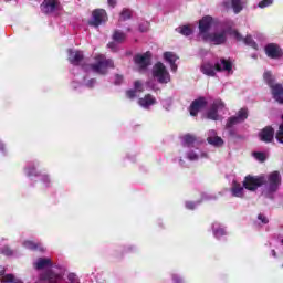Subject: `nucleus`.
I'll list each match as a JSON object with an SVG mask.
<instances>
[{
	"mask_svg": "<svg viewBox=\"0 0 283 283\" xmlns=\"http://www.w3.org/2000/svg\"><path fill=\"white\" fill-rule=\"evenodd\" d=\"M235 23L233 20H228L222 24L214 27V30L208 35L205 41H209L213 43V45H222V43L227 42V35L233 36L237 41H243L242 35L238 32V30L233 29Z\"/></svg>",
	"mask_w": 283,
	"mask_h": 283,
	"instance_id": "nucleus-1",
	"label": "nucleus"
},
{
	"mask_svg": "<svg viewBox=\"0 0 283 283\" xmlns=\"http://www.w3.org/2000/svg\"><path fill=\"white\" fill-rule=\"evenodd\" d=\"M200 71L206 76H216V72H226L227 74H233V63L224 59H221L217 63L206 62L201 65Z\"/></svg>",
	"mask_w": 283,
	"mask_h": 283,
	"instance_id": "nucleus-2",
	"label": "nucleus"
},
{
	"mask_svg": "<svg viewBox=\"0 0 283 283\" xmlns=\"http://www.w3.org/2000/svg\"><path fill=\"white\" fill-rule=\"evenodd\" d=\"M182 147L188 149V160H200V158H207V153H202V150L198 148V142L196 140V137L191 135L184 136Z\"/></svg>",
	"mask_w": 283,
	"mask_h": 283,
	"instance_id": "nucleus-3",
	"label": "nucleus"
},
{
	"mask_svg": "<svg viewBox=\"0 0 283 283\" xmlns=\"http://www.w3.org/2000/svg\"><path fill=\"white\" fill-rule=\"evenodd\" d=\"M114 61L112 59L105 57L103 54L95 56V63L90 65L91 72L95 74H106L108 70H113Z\"/></svg>",
	"mask_w": 283,
	"mask_h": 283,
	"instance_id": "nucleus-4",
	"label": "nucleus"
},
{
	"mask_svg": "<svg viewBox=\"0 0 283 283\" xmlns=\"http://www.w3.org/2000/svg\"><path fill=\"white\" fill-rule=\"evenodd\" d=\"M282 185V177L279 171H273L268 176V185L264 187L262 193L265 198H273V193L280 189Z\"/></svg>",
	"mask_w": 283,
	"mask_h": 283,
	"instance_id": "nucleus-5",
	"label": "nucleus"
},
{
	"mask_svg": "<svg viewBox=\"0 0 283 283\" xmlns=\"http://www.w3.org/2000/svg\"><path fill=\"white\" fill-rule=\"evenodd\" d=\"M264 81H266L269 87L271 88L272 96L276 103H283V86L281 84H274L271 77V72H265L263 74Z\"/></svg>",
	"mask_w": 283,
	"mask_h": 283,
	"instance_id": "nucleus-6",
	"label": "nucleus"
},
{
	"mask_svg": "<svg viewBox=\"0 0 283 283\" xmlns=\"http://www.w3.org/2000/svg\"><path fill=\"white\" fill-rule=\"evenodd\" d=\"M216 21L211 15H206L199 21V35L203 39V41L211 34V30L216 29Z\"/></svg>",
	"mask_w": 283,
	"mask_h": 283,
	"instance_id": "nucleus-7",
	"label": "nucleus"
},
{
	"mask_svg": "<svg viewBox=\"0 0 283 283\" xmlns=\"http://www.w3.org/2000/svg\"><path fill=\"white\" fill-rule=\"evenodd\" d=\"M153 76L158 81V83H169L171 81V75L165 64L158 62L153 67Z\"/></svg>",
	"mask_w": 283,
	"mask_h": 283,
	"instance_id": "nucleus-8",
	"label": "nucleus"
},
{
	"mask_svg": "<svg viewBox=\"0 0 283 283\" xmlns=\"http://www.w3.org/2000/svg\"><path fill=\"white\" fill-rule=\"evenodd\" d=\"M63 268H60V272H54V270H49L42 274H40V282L48 283H59L63 282Z\"/></svg>",
	"mask_w": 283,
	"mask_h": 283,
	"instance_id": "nucleus-9",
	"label": "nucleus"
},
{
	"mask_svg": "<svg viewBox=\"0 0 283 283\" xmlns=\"http://www.w3.org/2000/svg\"><path fill=\"white\" fill-rule=\"evenodd\" d=\"M222 112H224V102L217 99L207 112V118H209V120H220V114H222Z\"/></svg>",
	"mask_w": 283,
	"mask_h": 283,
	"instance_id": "nucleus-10",
	"label": "nucleus"
},
{
	"mask_svg": "<svg viewBox=\"0 0 283 283\" xmlns=\"http://www.w3.org/2000/svg\"><path fill=\"white\" fill-rule=\"evenodd\" d=\"M249 118V111L247 108H241L237 115L229 117L226 124L227 129H231V127H235V125H240V123H244Z\"/></svg>",
	"mask_w": 283,
	"mask_h": 283,
	"instance_id": "nucleus-11",
	"label": "nucleus"
},
{
	"mask_svg": "<svg viewBox=\"0 0 283 283\" xmlns=\"http://www.w3.org/2000/svg\"><path fill=\"white\" fill-rule=\"evenodd\" d=\"M266 184L265 177H245V180L243 181V187L248 189V191H255L259 187H262V185Z\"/></svg>",
	"mask_w": 283,
	"mask_h": 283,
	"instance_id": "nucleus-12",
	"label": "nucleus"
},
{
	"mask_svg": "<svg viewBox=\"0 0 283 283\" xmlns=\"http://www.w3.org/2000/svg\"><path fill=\"white\" fill-rule=\"evenodd\" d=\"M134 61L139 72H143V70H147V67L151 65V52L147 51L146 53L137 54L135 55Z\"/></svg>",
	"mask_w": 283,
	"mask_h": 283,
	"instance_id": "nucleus-13",
	"label": "nucleus"
},
{
	"mask_svg": "<svg viewBox=\"0 0 283 283\" xmlns=\"http://www.w3.org/2000/svg\"><path fill=\"white\" fill-rule=\"evenodd\" d=\"M103 23H107V11H105V9L94 10L90 24L94 25V28H98V25H103Z\"/></svg>",
	"mask_w": 283,
	"mask_h": 283,
	"instance_id": "nucleus-14",
	"label": "nucleus"
},
{
	"mask_svg": "<svg viewBox=\"0 0 283 283\" xmlns=\"http://www.w3.org/2000/svg\"><path fill=\"white\" fill-rule=\"evenodd\" d=\"M41 10L44 14H54L60 12L61 2L59 0H44L41 4Z\"/></svg>",
	"mask_w": 283,
	"mask_h": 283,
	"instance_id": "nucleus-15",
	"label": "nucleus"
},
{
	"mask_svg": "<svg viewBox=\"0 0 283 283\" xmlns=\"http://www.w3.org/2000/svg\"><path fill=\"white\" fill-rule=\"evenodd\" d=\"M265 54L269 59H282V48L275 43H270L265 46Z\"/></svg>",
	"mask_w": 283,
	"mask_h": 283,
	"instance_id": "nucleus-16",
	"label": "nucleus"
},
{
	"mask_svg": "<svg viewBox=\"0 0 283 283\" xmlns=\"http://www.w3.org/2000/svg\"><path fill=\"white\" fill-rule=\"evenodd\" d=\"M205 107H207V99L205 97L195 99L189 107L190 115L198 116V112H201Z\"/></svg>",
	"mask_w": 283,
	"mask_h": 283,
	"instance_id": "nucleus-17",
	"label": "nucleus"
},
{
	"mask_svg": "<svg viewBox=\"0 0 283 283\" xmlns=\"http://www.w3.org/2000/svg\"><path fill=\"white\" fill-rule=\"evenodd\" d=\"M157 101L151 94H147L144 97L138 99V105L143 107V109H149L156 105Z\"/></svg>",
	"mask_w": 283,
	"mask_h": 283,
	"instance_id": "nucleus-18",
	"label": "nucleus"
},
{
	"mask_svg": "<svg viewBox=\"0 0 283 283\" xmlns=\"http://www.w3.org/2000/svg\"><path fill=\"white\" fill-rule=\"evenodd\" d=\"M207 142L213 147H222L224 145V140L218 136V133H216V130L208 132Z\"/></svg>",
	"mask_w": 283,
	"mask_h": 283,
	"instance_id": "nucleus-19",
	"label": "nucleus"
},
{
	"mask_svg": "<svg viewBox=\"0 0 283 283\" xmlns=\"http://www.w3.org/2000/svg\"><path fill=\"white\" fill-rule=\"evenodd\" d=\"M259 136L263 143H271L275 136V130L273 129V127L268 126L262 129Z\"/></svg>",
	"mask_w": 283,
	"mask_h": 283,
	"instance_id": "nucleus-20",
	"label": "nucleus"
},
{
	"mask_svg": "<svg viewBox=\"0 0 283 283\" xmlns=\"http://www.w3.org/2000/svg\"><path fill=\"white\" fill-rule=\"evenodd\" d=\"M34 269L36 271H43V269H52V259L50 258H39L34 263H33Z\"/></svg>",
	"mask_w": 283,
	"mask_h": 283,
	"instance_id": "nucleus-21",
	"label": "nucleus"
},
{
	"mask_svg": "<svg viewBox=\"0 0 283 283\" xmlns=\"http://www.w3.org/2000/svg\"><path fill=\"white\" fill-rule=\"evenodd\" d=\"M69 61L71 65H80L83 61V53L81 51L69 49Z\"/></svg>",
	"mask_w": 283,
	"mask_h": 283,
	"instance_id": "nucleus-22",
	"label": "nucleus"
},
{
	"mask_svg": "<svg viewBox=\"0 0 283 283\" xmlns=\"http://www.w3.org/2000/svg\"><path fill=\"white\" fill-rule=\"evenodd\" d=\"M164 59L167 63H169L171 72H176L178 70V65H176L178 56L174 52H165Z\"/></svg>",
	"mask_w": 283,
	"mask_h": 283,
	"instance_id": "nucleus-23",
	"label": "nucleus"
},
{
	"mask_svg": "<svg viewBox=\"0 0 283 283\" xmlns=\"http://www.w3.org/2000/svg\"><path fill=\"white\" fill-rule=\"evenodd\" d=\"M244 6H247V0H231V8L234 14H240L244 10Z\"/></svg>",
	"mask_w": 283,
	"mask_h": 283,
	"instance_id": "nucleus-24",
	"label": "nucleus"
},
{
	"mask_svg": "<svg viewBox=\"0 0 283 283\" xmlns=\"http://www.w3.org/2000/svg\"><path fill=\"white\" fill-rule=\"evenodd\" d=\"M212 231H213V235L214 238H217V240H220V238H222V235H227V231L224 230V228H222V224L214 222L212 224Z\"/></svg>",
	"mask_w": 283,
	"mask_h": 283,
	"instance_id": "nucleus-25",
	"label": "nucleus"
},
{
	"mask_svg": "<svg viewBox=\"0 0 283 283\" xmlns=\"http://www.w3.org/2000/svg\"><path fill=\"white\" fill-rule=\"evenodd\" d=\"M143 82H140V81H135V83H134V90H129V91H127V96L129 97V98H136V96H137V92H143Z\"/></svg>",
	"mask_w": 283,
	"mask_h": 283,
	"instance_id": "nucleus-26",
	"label": "nucleus"
},
{
	"mask_svg": "<svg viewBox=\"0 0 283 283\" xmlns=\"http://www.w3.org/2000/svg\"><path fill=\"white\" fill-rule=\"evenodd\" d=\"M231 193L234 198H244V188L240 184H234Z\"/></svg>",
	"mask_w": 283,
	"mask_h": 283,
	"instance_id": "nucleus-27",
	"label": "nucleus"
},
{
	"mask_svg": "<svg viewBox=\"0 0 283 283\" xmlns=\"http://www.w3.org/2000/svg\"><path fill=\"white\" fill-rule=\"evenodd\" d=\"M1 283H23L21 279H17L13 274H4L2 279H0Z\"/></svg>",
	"mask_w": 283,
	"mask_h": 283,
	"instance_id": "nucleus-28",
	"label": "nucleus"
},
{
	"mask_svg": "<svg viewBox=\"0 0 283 283\" xmlns=\"http://www.w3.org/2000/svg\"><path fill=\"white\" fill-rule=\"evenodd\" d=\"M23 247L25 249H30V251H43V248L39 243H34L32 241H24Z\"/></svg>",
	"mask_w": 283,
	"mask_h": 283,
	"instance_id": "nucleus-29",
	"label": "nucleus"
},
{
	"mask_svg": "<svg viewBox=\"0 0 283 283\" xmlns=\"http://www.w3.org/2000/svg\"><path fill=\"white\" fill-rule=\"evenodd\" d=\"M176 31L182 34V36H191V34H193V30H191L189 25L179 27Z\"/></svg>",
	"mask_w": 283,
	"mask_h": 283,
	"instance_id": "nucleus-30",
	"label": "nucleus"
},
{
	"mask_svg": "<svg viewBox=\"0 0 283 283\" xmlns=\"http://www.w3.org/2000/svg\"><path fill=\"white\" fill-rule=\"evenodd\" d=\"M125 39H127V35L124 32L115 31L113 34V40L116 43H123V41H125Z\"/></svg>",
	"mask_w": 283,
	"mask_h": 283,
	"instance_id": "nucleus-31",
	"label": "nucleus"
},
{
	"mask_svg": "<svg viewBox=\"0 0 283 283\" xmlns=\"http://www.w3.org/2000/svg\"><path fill=\"white\" fill-rule=\"evenodd\" d=\"M65 283H81V279H78V275H76V273L71 272L66 275Z\"/></svg>",
	"mask_w": 283,
	"mask_h": 283,
	"instance_id": "nucleus-32",
	"label": "nucleus"
},
{
	"mask_svg": "<svg viewBox=\"0 0 283 283\" xmlns=\"http://www.w3.org/2000/svg\"><path fill=\"white\" fill-rule=\"evenodd\" d=\"M245 45H250V48H253L254 50H258V43L253 41V38L251 35H248L247 38L243 39Z\"/></svg>",
	"mask_w": 283,
	"mask_h": 283,
	"instance_id": "nucleus-33",
	"label": "nucleus"
},
{
	"mask_svg": "<svg viewBox=\"0 0 283 283\" xmlns=\"http://www.w3.org/2000/svg\"><path fill=\"white\" fill-rule=\"evenodd\" d=\"M120 21H127V19H132V10H128V9H124L122 12H120Z\"/></svg>",
	"mask_w": 283,
	"mask_h": 283,
	"instance_id": "nucleus-34",
	"label": "nucleus"
},
{
	"mask_svg": "<svg viewBox=\"0 0 283 283\" xmlns=\"http://www.w3.org/2000/svg\"><path fill=\"white\" fill-rule=\"evenodd\" d=\"M269 6H273V0H261L258 3V8H261V9L269 8Z\"/></svg>",
	"mask_w": 283,
	"mask_h": 283,
	"instance_id": "nucleus-35",
	"label": "nucleus"
},
{
	"mask_svg": "<svg viewBox=\"0 0 283 283\" xmlns=\"http://www.w3.org/2000/svg\"><path fill=\"white\" fill-rule=\"evenodd\" d=\"M1 253H2L3 255H7L8 258L14 255V252H13L12 249H10L9 247H3V248L1 249Z\"/></svg>",
	"mask_w": 283,
	"mask_h": 283,
	"instance_id": "nucleus-36",
	"label": "nucleus"
},
{
	"mask_svg": "<svg viewBox=\"0 0 283 283\" xmlns=\"http://www.w3.org/2000/svg\"><path fill=\"white\" fill-rule=\"evenodd\" d=\"M276 140L283 144V124H281L279 127V130L276 133Z\"/></svg>",
	"mask_w": 283,
	"mask_h": 283,
	"instance_id": "nucleus-37",
	"label": "nucleus"
},
{
	"mask_svg": "<svg viewBox=\"0 0 283 283\" xmlns=\"http://www.w3.org/2000/svg\"><path fill=\"white\" fill-rule=\"evenodd\" d=\"M253 156L260 163H264V160H266V155H264V153H253Z\"/></svg>",
	"mask_w": 283,
	"mask_h": 283,
	"instance_id": "nucleus-38",
	"label": "nucleus"
},
{
	"mask_svg": "<svg viewBox=\"0 0 283 283\" xmlns=\"http://www.w3.org/2000/svg\"><path fill=\"white\" fill-rule=\"evenodd\" d=\"M94 85H96V80H90L86 83L80 84L81 87H93Z\"/></svg>",
	"mask_w": 283,
	"mask_h": 283,
	"instance_id": "nucleus-39",
	"label": "nucleus"
},
{
	"mask_svg": "<svg viewBox=\"0 0 283 283\" xmlns=\"http://www.w3.org/2000/svg\"><path fill=\"white\" fill-rule=\"evenodd\" d=\"M27 176H36V169L34 167H28L25 168Z\"/></svg>",
	"mask_w": 283,
	"mask_h": 283,
	"instance_id": "nucleus-40",
	"label": "nucleus"
},
{
	"mask_svg": "<svg viewBox=\"0 0 283 283\" xmlns=\"http://www.w3.org/2000/svg\"><path fill=\"white\" fill-rule=\"evenodd\" d=\"M163 107H165L166 109H169V107H171V99H164L161 101Z\"/></svg>",
	"mask_w": 283,
	"mask_h": 283,
	"instance_id": "nucleus-41",
	"label": "nucleus"
},
{
	"mask_svg": "<svg viewBox=\"0 0 283 283\" xmlns=\"http://www.w3.org/2000/svg\"><path fill=\"white\" fill-rule=\"evenodd\" d=\"M258 220H261L263 224H269V219L264 214H259Z\"/></svg>",
	"mask_w": 283,
	"mask_h": 283,
	"instance_id": "nucleus-42",
	"label": "nucleus"
},
{
	"mask_svg": "<svg viewBox=\"0 0 283 283\" xmlns=\"http://www.w3.org/2000/svg\"><path fill=\"white\" fill-rule=\"evenodd\" d=\"M198 203L196 202H191V201L186 202V209H196Z\"/></svg>",
	"mask_w": 283,
	"mask_h": 283,
	"instance_id": "nucleus-43",
	"label": "nucleus"
},
{
	"mask_svg": "<svg viewBox=\"0 0 283 283\" xmlns=\"http://www.w3.org/2000/svg\"><path fill=\"white\" fill-rule=\"evenodd\" d=\"M148 29H149V22H145L144 27L143 25L139 27L140 32H147Z\"/></svg>",
	"mask_w": 283,
	"mask_h": 283,
	"instance_id": "nucleus-44",
	"label": "nucleus"
},
{
	"mask_svg": "<svg viewBox=\"0 0 283 283\" xmlns=\"http://www.w3.org/2000/svg\"><path fill=\"white\" fill-rule=\"evenodd\" d=\"M120 83H123L122 75H115V85H120Z\"/></svg>",
	"mask_w": 283,
	"mask_h": 283,
	"instance_id": "nucleus-45",
	"label": "nucleus"
},
{
	"mask_svg": "<svg viewBox=\"0 0 283 283\" xmlns=\"http://www.w3.org/2000/svg\"><path fill=\"white\" fill-rule=\"evenodd\" d=\"M109 8H116L117 0H107Z\"/></svg>",
	"mask_w": 283,
	"mask_h": 283,
	"instance_id": "nucleus-46",
	"label": "nucleus"
},
{
	"mask_svg": "<svg viewBox=\"0 0 283 283\" xmlns=\"http://www.w3.org/2000/svg\"><path fill=\"white\" fill-rule=\"evenodd\" d=\"M107 46L111 48L113 52H116V42H111Z\"/></svg>",
	"mask_w": 283,
	"mask_h": 283,
	"instance_id": "nucleus-47",
	"label": "nucleus"
},
{
	"mask_svg": "<svg viewBox=\"0 0 283 283\" xmlns=\"http://www.w3.org/2000/svg\"><path fill=\"white\" fill-rule=\"evenodd\" d=\"M172 280H174V282H176V283H180V282H182V279L181 277H179L178 275H176V274H174L172 275Z\"/></svg>",
	"mask_w": 283,
	"mask_h": 283,
	"instance_id": "nucleus-48",
	"label": "nucleus"
},
{
	"mask_svg": "<svg viewBox=\"0 0 283 283\" xmlns=\"http://www.w3.org/2000/svg\"><path fill=\"white\" fill-rule=\"evenodd\" d=\"M42 180H43V182H44L45 185H48V182H50V178H48V176H44Z\"/></svg>",
	"mask_w": 283,
	"mask_h": 283,
	"instance_id": "nucleus-49",
	"label": "nucleus"
},
{
	"mask_svg": "<svg viewBox=\"0 0 283 283\" xmlns=\"http://www.w3.org/2000/svg\"><path fill=\"white\" fill-rule=\"evenodd\" d=\"M0 151H2V154L4 153L3 150V144L0 142Z\"/></svg>",
	"mask_w": 283,
	"mask_h": 283,
	"instance_id": "nucleus-50",
	"label": "nucleus"
},
{
	"mask_svg": "<svg viewBox=\"0 0 283 283\" xmlns=\"http://www.w3.org/2000/svg\"><path fill=\"white\" fill-rule=\"evenodd\" d=\"M272 255H273V258H275V250H272Z\"/></svg>",
	"mask_w": 283,
	"mask_h": 283,
	"instance_id": "nucleus-51",
	"label": "nucleus"
},
{
	"mask_svg": "<svg viewBox=\"0 0 283 283\" xmlns=\"http://www.w3.org/2000/svg\"><path fill=\"white\" fill-rule=\"evenodd\" d=\"M180 165H182V159H179Z\"/></svg>",
	"mask_w": 283,
	"mask_h": 283,
	"instance_id": "nucleus-52",
	"label": "nucleus"
},
{
	"mask_svg": "<svg viewBox=\"0 0 283 283\" xmlns=\"http://www.w3.org/2000/svg\"><path fill=\"white\" fill-rule=\"evenodd\" d=\"M148 87H150L149 83H147Z\"/></svg>",
	"mask_w": 283,
	"mask_h": 283,
	"instance_id": "nucleus-53",
	"label": "nucleus"
}]
</instances>
